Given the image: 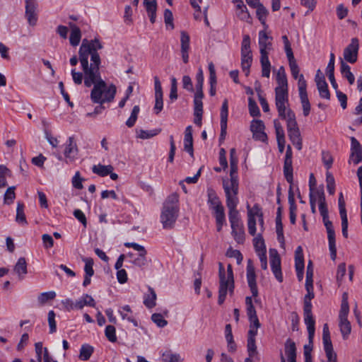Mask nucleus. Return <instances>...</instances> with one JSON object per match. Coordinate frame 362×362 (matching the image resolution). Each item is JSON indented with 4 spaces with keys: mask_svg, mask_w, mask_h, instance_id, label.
Instances as JSON below:
<instances>
[{
    "mask_svg": "<svg viewBox=\"0 0 362 362\" xmlns=\"http://www.w3.org/2000/svg\"><path fill=\"white\" fill-rule=\"evenodd\" d=\"M103 47L100 41L95 38L90 40L84 39L79 48V59L84 73V85L88 88L93 85L90 93L91 100L93 103L101 105L106 83L100 76L101 60L98 51Z\"/></svg>",
    "mask_w": 362,
    "mask_h": 362,
    "instance_id": "1",
    "label": "nucleus"
},
{
    "mask_svg": "<svg viewBox=\"0 0 362 362\" xmlns=\"http://www.w3.org/2000/svg\"><path fill=\"white\" fill-rule=\"evenodd\" d=\"M179 197L177 194L173 193L168 197L163 203L160 214V222L163 228L165 230H170L174 228L179 215Z\"/></svg>",
    "mask_w": 362,
    "mask_h": 362,
    "instance_id": "2",
    "label": "nucleus"
},
{
    "mask_svg": "<svg viewBox=\"0 0 362 362\" xmlns=\"http://www.w3.org/2000/svg\"><path fill=\"white\" fill-rule=\"evenodd\" d=\"M258 42L260 52L262 76L269 78L272 66L269 59V53L272 49V37L269 36L265 30H261L259 32Z\"/></svg>",
    "mask_w": 362,
    "mask_h": 362,
    "instance_id": "3",
    "label": "nucleus"
},
{
    "mask_svg": "<svg viewBox=\"0 0 362 362\" xmlns=\"http://www.w3.org/2000/svg\"><path fill=\"white\" fill-rule=\"evenodd\" d=\"M219 289L218 303L221 305L226 300L228 290L233 293L234 289V277L231 264H228L226 272L223 264H218Z\"/></svg>",
    "mask_w": 362,
    "mask_h": 362,
    "instance_id": "4",
    "label": "nucleus"
},
{
    "mask_svg": "<svg viewBox=\"0 0 362 362\" xmlns=\"http://www.w3.org/2000/svg\"><path fill=\"white\" fill-rule=\"evenodd\" d=\"M285 119L287 122L288 135L291 141L298 150H300L302 148V139L296 122L295 113L293 112H289L288 118Z\"/></svg>",
    "mask_w": 362,
    "mask_h": 362,
    "instance_id": "5",
    "label": "nucleus"
},
{
    "mask_svg": "<svg viewBox=\"0 0 362 362\" xmlns=\"http://www.w3.org/2000/svg\"><path fill=\"white\" fill-rule=\"evenodd\" d=\"M275 105L279 117L287 119L289 112H293L288 107V90H275Z\"/></svg>",
    "mask_w": 362,
    "mask_h": 362,
    "instance_id": "6",
    "label": "nucleus"
},
{
    "mask_svg": "<svg viewBox=\"0 0 362 362\" xmlns=\"http://www.w3.org/2000/svg\"><path fill=\"white\" fill-rule=\"evenodd\" d=\"M312 303L311 301H308V300H304V306H303V316H304V322L307 327L308 332V339L310 342L312 343L313 341L315 331V321L314 320L313 313H312Z\"/></svg>",
    "mask_w": 362,
    "mask_h": 362,
    "instance_id": "7",
    "label": "nucleus"
},
{
    "mask_svg": "<svg viewBox=\"0 0 362 362\" xmlns=\"http://www.w3.org/2000/svg\"><path fill=\"white\" fill-rule=\"evenodd\" d=\"M322 342L326 356L327 358V362H337V354L333 349L332 343L330 337V333L327 324H325L323 325Z\"/></svg>",
    "mask_w": 362,
    "mask_h": 362,
    "instance_id": "8",
    "label": "nucleus"
},
{
    "mask_svg": "<svg viewBox=\"0 0 362 362\" xmlns=\"http://www.w3.org/2000/svg\"><path fill=\"white\" fill-rule=\"evenodd\" d=\"M25 18L30 25L35 26L37 21V4L36 2V0H25Z\"/></svg>",
    "mask_w": 362,
    "mask_h": 362,
    "instance_id": "9",
    "label": "nucleus"
},
{
    "mask_svg": "<svg viewBox=\"0 0 362 362\" xmlns=\"http://www.w3.org/2000/svg\"><path fill=\"white\" fill-rule=\"evenodd\" d=\"M358 40L357 38H352L351 43L344 50V59L346 62L354 64L357 61Z\"/></svg>",
    "mask_w": 362,
    "mask_h": 362,
    "instance_id": "10",
    "label": "nucleus"
},
{
    "mask_svg": "<svg viewBox=\"0 0 362 362\" xmlns=\"http://www.w3.org/2000/svg\"><path fill=\"white\" fill-rule=\"evenodd\" d=\"M362 161V146L355 137H351V153L349 163L358 165Z\"/></svg>",
    "mask_w": 362,
    "mask_h": 362,
    "instance_id": "11",
    "label": "nucleus"
},
{
    "mask_svg": "<svg viewBox=\"0 0 362 362\" xmlns=\"http://www.w3.org/2000/svg\"><path fill=\"white\" fill-rule=\"evenodd\" d=\"M78 148L74 138L73 136L69 137L65 144L64 154L66 158V162H74L78 156Z\"/></svg>",
    "mask_w": 362,
    "mask_h": 362,
    "instance_id": "12",
    "label": "nucleus"
},
{
    "mask_svg": "<svg viewBox=\"0 0 362 362\" xmlns=\"http://www.w3.org/2000/svg\"><path fill=\"white\" fill-rule=\"evenodd\" d=\"M264 124L262 120L253 119L251 125L250 130L253 134V138L255 140L265 142L267 140V134L264 132Z\"/></svg>",
    "mask_w": 362,
    "mask_h": 362,
    "instance_id": "13",
    "label": "nucleus"
},
{
    "mask_svg": "<svg viewBox=\"0 0 362 362\" xmlns=\"http://www.w3.org/2000/svg\"><path fill=\"white\" fill-rule=\"evenodd\" d=\"M223 187L226 197V204L239 202L238 194L239 185L229 183L228 180L223 181Z\"/></svg>",
    "mask_w": 362,
    "mask_h": 362,
    "instance_id": "14",
    "label": "nucleus"
},
{
    "mask_svg": "<svg viewBox=\"0 0 362 362\" xmlns=\"http://www.w3.org/2000/svg\"><path fill=\"white\" fill-rule=\"evenodd\" d=\"M325 226L327 233V239L329 243V250L330 252L331 259L335 260L337 257V247L335 240V232L332 222H327Z\"/></svg>",
    "mask_w": 362,
    "mask_h": 362,
    "instance_id": "15",
    "label": "nucleus"
},
{
    "mask_svg": "<svg viewBox=\"0 0 362 362\" xmlns=\"http://www.w3.org/2000/svg\"><path fill=\"white\" fill-rule=\"evenodd\" d=\"M247 281L253 297L258 296V289L256 284V274L252 264V261L248 260L247 265Z\"/></svg>",
    "mask_w": 362,
    "mask_h": 362,
    "instance_id": "16",
    "label": "nucleus"
},
{
    "mask_svg": "<svg viewBox=\"0 0 362 362\" xmlns=\"http://www.w3.org/2000/svg\"><path fill=\"white\" fill-rule=\"evenodd\" d=\"M180 47L182 59L184 63L189 62V51L190 49V37L186 31L180 33Z\"/></svg>",
    "mask_w": 362,
    "mask_h": 362,
    "instance_id": "17",
    "label": "nucleus"
},
{
    "mask_svg": "<svg viewBox=\"0 0 362 362\" xmlns=\"http://www.w3.org/2000/svg\"><path fill=\"white\" fill-rule=\"evenodd\" d=\"M315 194L318 197L319 211L320 215L322 217L324 224H325V223L327 222H331L328 219V209L327 207L325 197L323 190H317Z\"/></svg>",
    "mask_w": 362,
    "mask_h": 362,
    "instance_id": "18",
    "label": "nucleus"
},
{
    "mask_svg": "<svg viewBox=\"0 0 362 362\" xmlns=\"http://www.w3.org/2000/svg\"><path fill=\"white\" fill-rule=\"evenodd\" d=\"M231 234L234 238V240L238 244H243L245 241V228L243 223H236L231 225Z\"/></svg>",
    "mask_w": 362,
    "mask_h": 362,
    "instance_id": "19",
    "label": "nucleus"
},
{
    "mask_svg": "<svg viewBox=\"0 0 362 362\" xmlns=\"http://www.w3.org/2000/svg\"><path fill=\"white\" fill-rule=\"evenodd\" d=\"M184 149L192 157H193L194 149H193V138H192V126H187L185 129V136H184Z\"/></svg>",
    "mask_w": 362,
    "mask_h": 362,
    "instance_id": "20",
    "label": "nucleus"
},
{
    "mask_svg": "<svg viewBox=\"0 0 362 362\" xmlns=\"http://www.w3.org/2000/svg\"><path fill=\"white\" fill-rule=\"evenodd\" d=\"M238 204V202L233 203L232 202H230V203L226 204V206L228 209V218L230 226L243 222L240 219L239 211L236 209Z\"/></svg>",
    "mask_w": 362,
    "mask_h": 362,
    "instance_id": "21",
    "label": "nucleus"
},
{
    "mask_svg": "<svg viewBox=\"0 0 362 362\" xmlns=\"http://www.w3.org/2000/svg\"><path fill=\"white\" fill-rule=\"evenodd\" d=\"M236 7V15L242 21H248L250 18V13L243 0H233Z\"/></svg>",
    "mask_w": 362,
    "mask_h": 362,
    "instance_id": "22",
    "label": "nucleus"
},
{
    "mask_svg": "<svg viewBox=\"0 0 362 362\" xmlns=\"http://www.w3.org/2000/svg\"><path fill=\"white\" fill-rule=\"evenodd\" d=\"M69 25L71 28L69 42L72 46L76 47L79 44L81 39V30L76 24L73 23H69Z\"/></svg>",
    "mask_w": 362,
    "mask_h": 362,
    "instance_id": "23",
    "label": "nucleus"
},
{
    "mask_svg": "<svg viewBox=\"0 0 362 362\" xmlns=\"http://www.w3.org/2000/svg\"><path fill=\"white\" fill-rule=\"evenodd\" d=\"M276 231L277 239L281 245H284V236L283 232V225L281 223V206L277 209V215L276 218Z\"/></svg>",
    "mask_w": 362,
    "mask_h": 362,
    "instance_id": "24",
    "label": "nucleus"
},
{
    "mask_svg": "<svg viewBox=\"0 0 362 362\" xmlns=\"http://www.w3.org/2000/svg\"><path fill=\"white\" fill-rule=\"evenodd\" d=\"M252 62V52H241V66L246 76L250 74V69Z\"/></svg>",
    "mask_w": 362,
    "mask_h": 362,
    "instance_id": "25",
    "label": "nucleus"
},
{
    "mask_svg": "<svg viewBox=\"0 0 362 362\" xmlns=\"http://www.w3.org/2000/svg\"><path fill=\"white\" fill-rule=\"evenodd\" d=\"M14 272L18 274L19 279L22 280L27 274V263L24 257H20L13 268Z\"/></svg>",
    "mask_w": 362,
    "mask_h": 362,
    "instance_id": "26",
    "label": "nucleus"
},
{
    "mask_svg": "<svg viewBox=\"0 0 362 362\" xmlns=\"http://www.w3.org/2000/svg\"><path fill=\"white\" fill-rule=\"evenodd\" d=\"M85 305L95 308V302L93 297L88 294H84L82 297L75 302L76 309L81 310Z\"/></svg>",
    "mask_w": 362,
    "mask_h": 362,
    "instance_id": "27",
    "label": "nucleus"
},
{
    "mask_svg": "<svg viewBox=\"0 0 362 362\" xmlns=\"http://www.w3.org/2000/svg\"><path fill=\"white\" fill-rule=\"evenodd\" d=\"M284 175L286 181L291 186L293 182L292 159H284Z\"/></svg>",
    "mask_w": 362,
    "mask_h": 362,
    "instance_id": "28",
    "label": "nucleus"
},
{
    "mask_svg": "<svg viewBox=\"0 0 362 362\" xmlns=\"http://www.w3.org/2000/svg\"><path fill=\"white\" fill-rule=\"evenodd\" d=\"M113 167L111 165H103L101 164L94 165L92 167L93 173L97 174L101 177H105L109 175L112 170Z\"/></svg>",
    "mask_w": 362,
    "mask_h": 362,
    "instance_id": "29",
    "label": "nucleus"
},
{
    "mask_svg": "<svg viewBox=\"0 0 362 362\" xmlns=\"http://www.w3.org/2000/svg\"><path fill=\"white\" fill-rule=\"evenodd\" d=\"M208 195V204L209 205V208L211 209H214L217 207L222 206L221 202L219 198L216 195V193L213 189H208L207 191Z\"/></svg>",
    "mask_w": 362,
    "mask_h": 362,
    "instance_id": "30",
    "label": "nucleus"
},
{
    "mask_svg": "<svg viewBox=\"0 0 362 362\" xmlns=\"http://www.w3.org/2000/svg\"><path fill=\"white\" fill-rule=\"evenodd\" d=\"M339 327L344 339H346L351 332V326L348 319L339 320Z\"/></svg>",
    "mask_w": 362,
    "mask_h": 362,
    "instance_id": "31",
    "label": "nucleus"
},
{
    "mask_svg": "<svg viewBox=\"0 0 362 362\" xmlns=\"http://www.w3.org/2000/svg\"><path fill=\"white\" fill-rule=\"evenodd\" d=\"M287 59L292 76L294 79H298L301 74H300V68L295 59L294 55L288 57Z\"/></svg>",
    "mask_w": 362,
    "mask_h": 362,
    "instance_id": "32",
    "label": "nucleus"
},
{
    "mask_svg": "<svg viewBox=\"0 0 362 362\" xmlns=\"http://www.w3.org/2000/svg\"><path fill=\"white\" fill-rule=\"evenodd\" d=\"M204 92L195 91L194 96V112H203Z\"/></svg>",
    "mask_w": 362,
    "mask_h": 362,
    "instance_id": "33",
    "label": "nucleus"
},
{
    "mask_svg": "<svg viewBox=\"0 0 362 362\" xmlns=\"http://www.w3.org/2000/svg\"><path fill=\"white\" fill-rule=\"evenodd\" d=\"M16 221L22 225H26L28 223L24 213V204L21 202H18L17 204Z\"/></svg>",
    "mask_w": 362,
    "mask_h": 362,
    "instance_id": "34",
    "label": "nucleus"
},
{
    "mask_svg": "<svg viewBox=\"0 0 362 362\" xmlns=\"http://www.w3.org/2000/svg\"><path fill=\"white\" fill-rule=\"evenodd\" d=\"M148 294H146L144 297V304L148 308H152L156 305V294L155 291L149 287Z\"/></svg>",
    "mask_w": 362,
    "mask_h": 362,
    "instance_id": "35",
    "label": "nucleus"
},
{
    "mask_svg": "<svg viewBox=\"0 0 362 362\" xmlns=\"http://www.w3.org/2000/svg\"><path fill=\"white\" fill-rule=\"evenodd\" d=\"M285 354L288 358H296V344L290 339H287L286 341Z\"/></svg>",
    "mask_w": 362,
    "mask_h": 362,
    "instance_id": "36",
    "label": "nucleus"
},
{
    "mask_svg": "<svg viewBox=\"0 0 362 362\" xmlns=\"http://www.w3.org/2000/svg\"><path fill=\"white\" fill-rule=\"evenodd\" d=\"M304 256L303 248L301 246L297 247L295 251V268L301 269L304 268Z\"/></svg>",
    "mask_w": 362,
    "mask_h": 362,
    "instance_id": "37",
    "label": "nucleus"
},
{
    "mask_svg": "<svg viewBox=\"0 0 362 362\" xmlns=\"http://www.w3.org/2000/svg\"><path fill=\"white\" fill-rule=\"evenodd\" d=\"M93 353V347L89 344H83L80 349L79 358L83 361H87Z\"/></svg>",
    "mask_w": 362,
    "mask_h": 362,
    "instance_id": "38",
    "label": "nucleus"
},
{
    "mask_svg": "<svg viewBox=\"0 0 362 362\" xmlns=\"http://www.w3.org/2000/svg\"><path fill=\"white\" fill-rule=\"evenodd\" d=\"M116 93V87L114 85H110L109 87H105L103 90V104L105 102H110L113 100Z\"/></svg>",
    "mask_w": 362,
    "mask_h": 362,
    "instance_id": "39",
    "label": "nucleus"
},
{
    "mask_svg": "<svg viewBox=\"0 0 362 362\" xmlns=\"http://www.w3.org/2000/svg\"><path fill=\"white\" fill-rule=\"evenodd\" d=\"M253 244L257 255L260 253H266L264 241L261 235H258L254 238Z\"/></svg>",
    "mask_w": 362,
    "mask_h": 362,
    "instance_id": "40",
    "label": "nucleus"
},
{
    "mask_svg": "<svg viewBox=\"0 0 362 362\" xmlns=\"http://www.w3.org/2000/svg\"><path fill=\"white\" fill-rule=\"evenodd\" d=\"M276 80L277 86L275 88V90H288L286 76H276Z\"/></svg>",
    "mask_w": 362,
    "mask_h": 362,
    "instance_id": "41",
    "label": "nucleus"
},
{
    "mask_svg": "<svg viewBox=\"0 0 362 362\" xmlns=\"http://www.w3.org/2000/svg\"><path fill=\"white\" fill-rule=\"evenodd\" d=\"M83 261L85 263L84 266V272L85 275L86 276H93L94 270H93V259L90 257H84L83 258Z\"/></svg>",
    "mask_w": 362,
    "mask_h": 362,
    "instance_id": "42",
    "label": "nucleus"
},
{
    "mask_svg": "<svg viewBox=\"0 0 362 362\" xmlns=\"http://www.w3.org/2000/svg\"><path fill=\"white\" fill-rule=\"evenodd\" d=\"M160 129L143 130L141 129L138 133V137L142 139H148L158 134Z\"/></svg>",
    "mask_w": 362,
    "mask_h": 362,
    "instance_id": "43",
    "label": "nucleus"
},
{
    "mask_svg": "<svg viewBox=\"0 0 362 362\" xmlns=\"http://www.w3.org/2000/svg\"><path fill=\"white\" fill-rule=\"evenodd\" d=\"M177 82L175 77L170 78V92L169 98L171 101L176 100L177 99Z\"/></svg>",
    "mask_w": 362,
    "mask_h": 362,
    "instance_id": "44",
    "label": "nucleus"
},
{
    "mask_svg": "<svg viewBox=\"0 0 362 362\" xmlns=\"http://www.w3.org/2000/svg\"><path fill=\"white\" fill-rule=\"evenodd\" d=\"M326 182L328 192L330 194H334L335 192V182L333 175L329 172L326 173Z\"/></svg>",
    "mask_w": 362,
    "mask_h": 362,
    "instance_id": "45",
    "label": "nucleus"
},
{
    "mask_svg": "<svg viewBox=\"0 0 362 362\" xmlns=\"http://www.w3.org/2000/svg\"><path fill=\"white\" fill-rule=\"evenodd\" d=\"M249 112L252 117H257L260 115V111L256 102L251 98L248 99Z\"/></svg>",
    "mask_w": 362,
    "mask_h": 362,
    "instance_id": "46",
    "label": "nucleus"
},
{
    "mask_svg": "<svg viewBox=\"0 0 362 362\" xmlns=\"http://www.w3.org/2000/svg\"><path fill=\"white\" fill-rule=\"evenodd\" d=\"M105 334L110 341L115 342L117 341L116 329L113 325H107L105 327Z\"/></svg>",
    "mask_w": 362,
    "mask_h": 362,
    "instance_id": "47",
    "label": "nucleus"
},
{
    "mask_svg": "<svg viewBox=\"0 0 362 362\" xmlns=\"http://www.w3.org/2000/svg\"><path fill=\"white\" fill-rule=\"evenodd\" d=\"M151 320L158 327H164L168 325V321L160 313H153Z\"/></svg>",
    "mask_w": 362,
    "mask_h": 362,
    "instance_id": "48",
    "label": "nucleus"
},
{
    "mask_svg": "<svg viewBox=\"0 0 362 362\" xmlns=\"http://www.w3.org/2000/svg\"><path fill=\"white\" fill-rule=\"evenodd\" d=\"M317 87L319 90L320 97L329 100L330 98V93L328 90V86L327 82L322 83L321 81L320 82V84L317 86Z\"/></svg>",
    "mask_w": 362,
    "mask_h": 362,
    "instance_id": "49",
    "label": "nucleus"
},
{
    "mask_svg": "<svg viewBox=\"0 0 362 362\" xmlns=\"http://www.w3.org/2000/svg\"><path fill=\"white\" fill-rule=\"evenodd\" d=\"M196 91L203 92L204 74L202 69L199 67L196 75Z\"/></svg>",
    "mask_w": 362,
    "mask_h": 362,
    "instance_id": "50",
    "label": "nucleus"
},
{
    "mask_svg": "<svg viewBox=\"0 0 362 362\" xmlns=\"http://www.w3.org/2000/svg\"><path fill=\"white\" fill-rule=\"evenodd\" d=\"M257 8V16L258 19L262 22V23L264 24L265 20L267 15V10L263 6L262 4H259L258 1Z\"/></svg>",
    "mask_w": 362,
    "mask_h": 362,
    "instance_id": "51",
    "label": "nucleus"
},
{
    "mask_svg": "<svg viewBox=\"0 0 362 362\" xmlns=\"http://www.w3.org/2000/svg\"><path fill=\"white\" fill-rule=\"evenodd\" d=\"M300 103L302 104L303 107V113L305 117H307L310 114V104L308 100V95H301L299 96Z\"/></svg>",
    "mask_w": 362,
    "mask_h": 362,
    "instance_id": "52",
    "label": "nucleus"
},
{
    "mask_svg": "<svg viewBox=\"0 0 362 362\" xmlns=\"http://www.w3.org/2000/svg\"><path fill=\"white\" fill-rule=\"evenodd\" d=\"M270 266L271 268L281 264V258L276 250H270Z\"/></svg>",
    "mask_w": 362,
    "mask_h": 362,
    "instance_id": "53",
    "label": "nucleus"
},
{
    "mask_svg": "<svg viewBox=\"0 0 362 362\" xmlns=\"http://www.w3.org/2000/svg\"><path fill=\"white\" fill-rule=\"evenodd\" d=\"M349 307L346 299H343L339 314V320L347 319Z\"/></svg>",
    "mask_w": 362,
    "mask_h": 362,
    "instance_id": "54",
    "label": "nucleus"
},
{
    "mask_svg": "<svg viewBox=\"0 0 362 362\" xmlns=\"http://www.w3.org/2000/svg\"><path fill=\"white\" fill-rule=\"evenodd\" d=\"M274 126L276 132V141L278 140H284L285 134L284 129L281 124V123L277 120L274 119Z\"/></svg>",
    "mask_w": 362,
    "mask_h": 362,
    "instance_id": "55",
    "label": "nucleus"
},
{
    "mask_svg": "<svg viewBox=\"0 0 362 362\" xmlns=\"http://www.w3.org/2000/svg\"><path fill=\"white\" fill-rule=\"evenodd\" d=\"M298 88L299 91V96L307 95V83L303 74H300V78L298 79Z\"/></svg>",
    "mask_w": 362,
    "mask_h": 362,
    "instance_id": "56",
    "label": "nucleus"
},
{
    "mask_svg": "<svg viewBox=\"0 0 362 362\" xmlns=\"http://www.w3.org/2000/svg\"><path fill=\"white\" fill-rule=\"evenodd\" d=\"M55 297H56V293L54 291H48V292L42 293L38 296L37 299L40 303L44 304L49 300L54 299Z\"/></svg>",
    "mask_w": 362,
    "mask_h": 362,
    "instance_id": "57",
    "label": "nucleus"
},
{
    "mask_svg": "<svg viewBox=\"0 0 362 362\" xmlns=\"http://www.w3.org/2000/svg\"><path fill=\"white\" fill-rule=\"evenodd\" d=\"M14 190H15V187H11L7 189V190L6 191V193L4 194V203L5 204H10L13 202V200L16 197Z\"/></svg>",
    "mask_w": 362,
    "mask_h": 362,
    "instance_id": "58",
    "label": "nucleus"
},
{
    "mask_svg": "<svg viewBox=\"0 0 362 362\" xmlns=\"http://www.w3.org/2000/svg\"><path fill=\"white\" fill-rule=\"evenodd\" d=\"M248 316V319L250 321V327H254V328H259L260 327V322L259 321V319L257 315L256 311L252 313H247Z\"/></svg>",
    "mask_w": 362,
    "mask_h": 362,
    "instance_id": "59",
    "label": "nucleus"
},
{
    "mask_svg": "<svg viewBox=\"0 0 362 362\" xmlns=\"http://www.w3.org/2000/svg\"><path fill=\"white\" fill-rule=\"evenodd\" d=\"M247 218L252 217L255 218L256 216H258L261 214L262 209L258 204H255L252 208H250L249 205L247 206Z\"/></svg>",
    "mask_w": 362,
    "mask_h": 362,
    "instance_id": "60",
    "label": "nucleus"
},
{
    "mask_svg": "<svg viewBox=\"0 0 362 362\" xmlns=\"http://www.w3.org/2000/svg\"><path fill=\"white\" fill-rule=\"evenodd\" d=\"M48 323L49 327V332L51 334L54 333L57 330V326L55 322V313L53 310H50L48 313Z\"/></svg>",
    "mask_w": 362,
    "mask_h": 362,
    "instance_id": "61",
    "label": "nucleus"
},
{
    "mask_svg": "<svg viewBox=\"0 0 362 362\" xmlns=\"http://www.w3.org/2000/svg\"><path fill=\"white\" fill-rule=\"evenodd\" d=\"M322 162L327 170L331 168L333 163V158L331 154L327 151H322Z\"/></svg>",
    "mask_w": 362,
    "mask_h": 362,
    "instance_id": "62",
    "label": "nucleus"
},
{
    "mask_svg": "<svg viewBox=\"0 0 362 362\" xmlns=\"http://www.w3.org/2000/svg\"><path fill=\"white\" fill-rule=\"evenodd\" d=\"M71 74L74 83L76 85H81L83 79L84 78V73L76 71L75 69H73Z\"/></svg>",
    "mask_w": 362,
    "mask_h": 362,
    "instance_id": "63",
    "label": "nucleus"
},
{
    "mask_svg": "<svg viewBox=\"0 0 362 362\" xmlns=\"http://www.w3.org/2000/svg\"><path fill=\"white\" fill-rule=\"evenodd\" d=\"M164 362H180V356L179 354L167 352L163 354Z\"/></svg>",
    "mask_w": 362,
    "mask_h": 362,
    "instance_id": "64",
    "label": "nucleus"
}]
</instances>
